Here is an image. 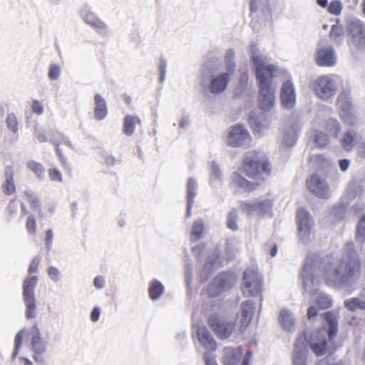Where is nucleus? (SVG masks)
Returning a JSON list of instances; mask_svg holds the SVG:
<instances>
[{
    "mask_svg": "<svg viewBox=\"0 0 365 365\" xmlns=\"http://www.w3.org/2000/svg\"><path fill=\"white\" fill-rule=\"evenodd\" d=\"M281 102L285 108L291 109L295 105L296 95L292 83L289 81L284 82L281 88Z\"/></svg>",
    "mask_w": 365,
    "mask_h": 365,
    "instance_id": "aec40b11",
    "label": "nucleus"
},
{
    "mask_svg": "<svg viewBox=\"0 0 365 365\" xmlns=\"http://www.w3.org/2000/svg\"><path fill=\"white\" fill-rule=\"evenodd\" d=\"M242 316L243 317V324L247 325L250 323L254 315V303L252 300H247L241 304Z\"/></svg>",
    "mask_w": 365,
    "mask_h": 365,
    "instance_id": "72a5a7b5",
    "label": "nucleus"
},
{
    "mask_svg": "<svg viewBox=\"0 0 365 365\" xmlns=\"http://www.w3.org/2000/svg\"><path fill=\"white\" fill-rule=\"evenodd\" d=\"M205 365H218L213 355L209 352L203 354Z\"/></svg>",
    "mask_w": 365,
    "mask_h": 365,
    "instance_id": "774afa93",
    "label": "nucleus"
},
{
    "mask_svg": "<svg viewBox=\"0 0 365 365\" xmlns=\"http://www.w3.org/2000/svg\"><path fill=\"white\" fill-rule=\"evenodd\" d=\"M327 130L331 135L336 136L340 131V125L339 122L334 118H330L327 122Z\"/></svg>",
    "mask_w": 365,
    "mask_h": 365,
    "instance_id": "3c124183",
    "label": "nucleus"
},
{
    "mask_svg": "<svg viewBox=\"0 0 365 365\" xmlns=\"http://www.w3.org/2000/svg\"><path fill=\"white\" fill-rule=\"evenodd\" d=\"M167 61L165 59L163 56H161L159 59V65H158V69H159V82L160 83H163L165 79V76L167 73Z\"/></svg>",
    "mask_w": 365,
    "mask_h": 365,
    "instance_id": "5fc2aeb1",
    "label": "nucleus"
},
{
    "mask_svg": "<svg viewBox=\"0 0 365 365\" xmlns=\"http://www.w3.org/2000/svg\"><path fill=\"white\" fill-rule=\"evenodd\" d=\"M309 190L317 197L328 199L331 195V190L325 179L317 174H314L307 180Z\"/></svg>",
    "mask_w": 365,
    "mask_h": 365,
    "instance_id": "2eb2a0df",
    "label": "nucleus"
},
{
    "mask_svg": "<svg viewBox=\"0 0 365 365\" xmlns=\"http://www.w3.org/2000/svg\"><path fill=\"white\" fill-rule=\"evenodd\" d=\"M259 198L252 200L242 201L240 203V208L248 215L258 214Z\"/></svg>",
    "mask_w": 365,
    "mask_h": 365,
    "instance_id": "4c0bfd02",
    "label": "nucleus"
},
{
    "mask_svg": "<svg viewBox=\"0 0 365 365\" xmlns=\"http://www.w3.org/2000/svg\"><path fill=\"white\" fill-rule=\"evenodd\" d=\"M272 78L257 81L259 88V105L261 110L269 111L274 105V90L272 88Z\"/></svg>",
    "mask_w": 365,
    "mask_h": 365,
    "instance_id": "9d476101",
    "label": "nucleus"
},
{
    "mask_svg": "<svg viewBox=\"0 0 365 365\" xmlns=\"http://www.w3.org/2000/svg\"><path fill=\"white\" fill-rule=\"evenodd\" d=\"M165 287L163 284L157 279H153L150 283L148 292L150 299L153 301L158 300L163 294Z\"/></svg>",
    "mask_w": 365,
    "mask_h": 365,
    "instance_id": "f704fd0d",
    "label": "nucleus"
},
{
    "mask_svg": "<svg viewBox=\"0 0 365 365\" xmlns=\"http://www.w3.org/2000/svg\"><path fill=\"white\" fill-rule=\"evenodd\" d=\"M327 342L324 341L322 343H314L312 344V350L317 356H322L327 351Z\"/></svg>",
    "mask_w": 365,
    "mask_h": 365,
    "instance_id": "bf43d9fd",
    "label": "nucleus"
},
{
    "mask_svg": "<svg viewBox=\"0 0 365 365\" xmlns=\"http://www.w3.org/2000/svg\"><path fill=\"white\" fill-rule=\"evenodd\" d=\"M299 130V126L297 123L288 121L282 132L281 145L285 148L294 145L297 141Z\"/></svg>",
    "mask_w": 365,
    "mask_h": 365,
    "instance_id": "dca6fc26",
    "label": "nucleus"
},
{
    "mask_svg": "<svg viewBox=\"0 0 365 365\" xmlns=\"http://www.w3.org/2000/svg\"><path fill=\"white\" fill-rule=\"evenodd\" d=\"M338 103L342 110L349 115V119H344L345 122L354 125L356 122V118L350 114L352 107L350 91H344L340 93L338 97Z\"/></svg>",
    "mask_w": 365,
    "mask_h": 365,
    "instance_id": "412c9836",
    "label": "nucleus"
},
{
    "mask_svg": "<svg viewBox=\"0 0 365 365\" xmlns=\"http://www.w3.org/2000/svg\"><path fill=\"white\" fill-rule=\"evenodd\" d=\"M321 309L315 304H312L307 309V319L309 321H315L318 316L322 317L328 324V335L330 341H332L338 332V317L333 312L328 311L321 313Z\"/></svg>",
    "mask_w": 365,
    "mask_h": 365,
    "instance_id": "423d86ee",
    "label": "nucleus"
},
{
    "mask_svg": "<svg viewBox=\"0 0 365 365\" xmlns=\"http://www.w3.org/2000/svg\"><path fill=\"white\" fill-rule=\"evenodd\" d=\"M327 10L330 14L338 16L341 13L342 4L338 0L332 1L327 6Z\"/></svg>",
    "mask_w": 365,
    "mask_h": 365,
    "instance_id": "13d9d810",
    "label": "nucleus"
},
{
    "mask_svg": "<svg viewBox=\"0 0 365 365\" xmlns=\"http://www.w3.org/2000/svg\"><path fill=\"white\" fill-rule=\"evenodd\" d=\"M316 95L321 99L328 101L336 93V86L333 78L329 76L318 77L312 83Z\"/></svg>",
    "mask_w": 365,
    "mask_h": 365,
    "instance_id": "0eeeda50",
    "label": "nucleus"
},
{
    "mask_svg": "<svg viewBox=\"0 0 365 365\" xmlns=\"http://www.w3.org/2000/svg\"><path fill=\"white\" fill-rule=\"evenodd\" d=\"M351 43L359 49L365 48V25L359 19H351L347 26Z\"/></svg>",
    "mask_w": 365,
    "mask_h": 365,
    "instance_id": "4468645a",
    "label": "nucleus"
},
{
    "mask_svg": "<svg viewBox=\"0 0 365 365\" xmlns=\"http://www.w3.org/2000/svg\"><path fill=\"white\" fill-rule=\"evenodd\" d=\"M38 277L31 276L26 278L23 282V300L26 306L25 317L32 319L36 317V304L34 289L36 287Z\"/></svg>",
    "mask_w": 365,
    "mask_h": 365,
    "instance_id": "39448f33",
    "label": "nucleus"
},
{
    "mask_svg": "<svg viewBox=\"0 0 365 365\" xmlns=\"http://www.w3.org/2000/svg\"><path fill=\"white\" fill-rule=\"evenodd\" d=\"M356 132L354 130L346 132L342 140L341 145L345 150H349L355 145Z\"/></svg>",
    "mask_w": 365,
    "mask_h": 365,
    "instance_id": "c03bdc74",
    "label": "nucleus"
},
{
    "mask_svg": "<svg viewBox=\"0 0 365 365\" xmlns=\"http://www.w3.org/2000/svg\"><path fill=\"white\" fill-rule=\"evenodd\" d=\"M222 365H239L242 357V351L240 347L234 349L225 347L223 351Z\"/></svg>",
    "mask_w": 365,
    "mask_h": 365,
    "instance_id": "5701e85b",
    "label": "nucleus"
},
{
    "mask_svg": "<svg viewBox=\"0 0 365 365\" xmlns=\"http://www.w3.org/2000/svg\"><path fill=\"white\" fill-rule=\"evenodd\" d=\"M31 347L35 354L41 355L46 350V343L41 336V333L37 325H34L31 331Z\"/></svg>",
    "mask_w": 365,
    "mask_h": 365,
    "instance_id": "393cba45",
    "label": "nucleus"
},
{
    "mask_svg": "<svg viewBox=\"0 0 365 365\" xmlns=\"http://www.w3.org/2000/svg\"><path fill=\"white\" fill-rule=\"evenodd\" d=\"M258 214H269L273 205L272 201L269 199L259 198Z\"/></svg>",
    "mask_w": 365,
    "mask_h": 365,
    "instance_id": "09e8293b",
    "label": "nucleus"
},
{
    "mask_svg": "<svg viewBox=\"0 0 365 365\" xmlns=\"http://www.w3.org/2000/svg\"><path fill=\"white\" fill-rule=\"evenodd\" d=\"M249 122L253 130L257 133H262L270 126V119L267 113L264 112H260L257 115L255 112H251L249 116Z\"/></svg>",
    "mask_w": 365,
    "mask_h": 365,
    "instance_id": "a211bd4d",
    "label": "nucleus"
},
{
    "mask_svg": "<svg viewBox=\"0 0 365 365\" xmlns=\"http://www.w3.org/2000/svg\"><path fill=\"white\" fill-rule=\"evenodd\" d=\"M61 73L60 67L58 65L53 64L50 66L48 71V78L51 80H56L58 78Z\"/></svg>",
    "mask_w": 365,
    "mask_h": 365,
    "instance_id": "680f3d73",
    "label": "nucleus"
},
{
    "mask_svg": "<svg viewBox=\"0 0 365 365\" xmlns=\"http://www.w3.org/2000/svg\"><path fill=\"white\" fill-rule=\"evenodd\" d=\"M362 193V188L356 180H352L348 186L346 194L350 200H354L360 196Z\"/></svg>",
    "mask_w": 365,
    "mask_h": 365,
    "instance_id": "a19ab883",
    "label": "nucleus"
},
{
    "mask_svg": "<svg viewBox=\"0 0 365 365\" xmlns=\"http://www.w3.org/2000/svg\"><path fill=\"white\" fill-rule=\"evenodd\" d=\"M251 136L247 128L240 125L236 124L230 128L226 143L232 148L244 147L250 144Z\"/></svg>",
    "mask_w": 365,
    "mask_h": 365,
    "instance_id": "6e6552de",
    "label": "nucleus"
},
{
    "mask_svg": "<svg viewBox=\"0 0 365 365\" xmlns=\"http://www.w3.org/2000/svg\"><path fill=\"white\" fill-rule=\"evenodd\" d=\"M220 267L219 255L216 252L210 255L205 264L202 270L200 273V281L201 283L207 282L214 272Z\"/></svg>",
    "mask_w": 365,
    "mask_h": 365,
    "instance_id": "6ab92c4d",
    "label": "nucleus"
},
{
    "mask_svg": "<svg viewBox=\"0 0 365 365\" xmlns=\"http://www.w3.org/2000/svg\"><path fill=\"white\" fill-rule=\"evenodd\" d=\"M222 179V172L218 165L213 162L211 166L210 182L213 183L215 181H220Z\"/></svg>",
    "mask_w": 365,
    "mask_h": 365,
    "instance_id": "603ef678",
    "label": "nucleus"
},
{
    "mask_svg": "<svg viewBox=\"0 0 365 365\" xmlns=\"http://www.w3.org/2000/svg\"><path fill=\"white\" fill-rule=\"evenodd\" d=\"M232 179L233 183L245 190L250 191L254 190V185L246 180L238 171L232 173Z\"/></svg>",
    "mask_w": 365,
    "mask_h": 365,
    "instance_id": "c9c22d12",
    "label": "nucleus"
},
{
    "mask_svg": "<svg viewBox=\"0 0 365 365\" xmlns=\"http://www.w3.org/2000/svg\"><path fill=\"white\" fill-rule=\"evenodd\" d=\"M25 330L22 329L17 333L14 339V349L12 354V357L14 359L19 354V351L21 346L22 339L24 334Z\"/></svg>",
    "mask_w": 365,
    "mask_h": 365,
    "instance_id": "6e6d98bb",
    "label": "nucleus"
},
{
    "mask_svg": "<svg viewBox=\"0 0 365 365\" xmlns=\"http://www.w3.org/2000/svg\"><path fill=\"white\" fill-rule=\"evenodd\" d=\"M185 279L186 285L187 287H189L192 280V270L191 263L187 261L186 262L185 266Z\"/></svg>",
    "mask_w": 365,
    "mask_h": 365,
    "instance_id": "052dcab7",
    "label": "nucleus"
},
{
    "mask_svg": "<svg viewBox=\"0 0 365 365\" xmlns=\"http://www.w3.org/2000/svg\"><path fill=\"white\" fill-rule=\"evenodd\" d=\"M239 216L238 212L236 209H231V210L229 212L227 219V227L232 231H237L238 230V225H237V220H238Z\"/></svg>",
    "mask_w": 365,
    "mask_h": 365,
    "instance_id": "37998d69",
    "label": "nucleus"
},
{
    "mask_svg": "<svg viewBox=\"0 0 365 365\" xmlns=\"http://www.w3.org/2000/svg\"><path fill=\"white\" fill-rule=\"evenodd\" d=\"M314 141L319 147L322 148L329 143V138L327 134L321 131H316Z\"/></svg>",
    "mask_w": 365,
    "mask_h": 365,
    "instance_id": "4d7b16f0",
    "label": "nucleus"
},
{
    "mask_svg": "<svg viewBox=\"0 0 365 365\" xmlns=\"http://www.w3.org/2000/svg\"><path fill=\"white\" fill-rule=\"evenodd\" d=\"M48 274L53 282H58L60 278V271L55 267L51 266L47 269Z\"/></svg>",
    "mask_w": 365,
    "mask_h": 365,
    "instance_id": "0e129e2a",
    "label": "nucleus"
},
{
    "mask_svg": "<svg viewBox=\"0 0 365 365\" xmlns=\"http://www.w3.org/2000/svg\"><path fill=\"white\" fill-rule=\"evenodd\" d=\"M251 61L256 67V78L257 81L273 78L276 71L275 66L269 64L266 66L268 60L266 56L261 54L257 46L252 43L250 46Z\"/></svg>",
    "mask_w": 365,
    "mask_h": 365,
    "instance_id": "20e7f679",
    "label": "nucleus"
},
{
    "mask_svg": "<svg viewBox=\"0 0 365 365\" xmlns=\"http://www.w3.org/2000/svg\"><path fill=\"white\" fill-rule=\"evenodd\" d=\"M141 123L138 116L126 115L124 118L123 132L126 135H132L135 130L136 125Z\"/></svg>",
    "mask_w": 365,
    "mask_h": 365,
    "instance_id": "2f4dec72",
    "label": "nucleus"
},
{
    "mask_svg": "<svg viewBox=\"0 0 365 365\" xmlns=\"http://www.w3.org/2000/svg\"><path fill=\"white\" fill-rule=\"evenodd\" d=\"M14 175L13 168L10 166H6L4 169V181L1 185L2 191L6 195H11L16 191Z\"/></svg>",
    "mask_w": 365,
    "mask_h": 365,
    "instance_id": "a878e982",
    "label": "nucleus"
},
{
    "mask_svg": "<svg viewBox=\"0 0 365 365\" xmlns=\"http://www.w3.org/2000/svg\"><path fill=\"white\" fill-rule=\"evenodd\" d=\"M235 52L232 48H229L225 56V63L226 67V73H229L230 75H233L236 68V63L235 62Z\"/></svg>",
    "mask_w": 365,
    "mask_h": 365,
    "instance_id": "e433bc0d",
    "label": "nucleus"
},
{
    "mask_svg": "<svg viewBox=\"0 0 365 365\" xmlns=\"http://www.w3.org/2000/svg\"><path fill=\"white\" fill-rule=\"evenodd\" d=\"M297 221L299 237L304 243H307L310 240L314 220L304 208L300 207L297 211Z\"/></svg>",
    "mask_w": 365,
    "mask_h": 365,
    "instance_id": "1a4fd4ad",
    "label": "nucleus"
},
{
    "mask_svg": "<svg viewBox=\"0 0 365 365\" xmlns=\"http://www.w3.org/2000/svg\"><path fill=\"white\" fill-rule=\"evenodd\" d=\"M243 173L250 178H256L261 174L269 175L271 173L270 164L263 152L255 150L249 151L245 154L243 163Z\"/></svg>",
    "mask_w": 365,
    "mask_h": 365,
    "instance_id": "7ed1b4c3",
    "label": "nucleus"
},
{
    "mask_svg": "<svg viewBox=\"0 0 365 365\" xmlns=\"http://www.w3.org/2000/svg\"><path fill=\"white\" fill-rule=\"evenodd\" d=\"M344 29L342 24H338V22L332 25L331 31L329 33V37L331 41L336 46H339L344 41Z\"/></svg>",
    "mask_w": 365,
    "mask_h": 365,
    "instance_id": "473e14b6",
    "label": "nucleus"
},
{
    "mask_svg": "<svg viewBox=\"0 0 365 365\" xmlns=\"http://www.w3.org/2000/svg\"><path fill=\"white\" fill-rule=\"evenodd\" d=\"M349 202H339L333 206L329 212L330 217L333 222H336L344 218L348 207Z\"/></svg>",
    "mask_w": 365,
    "mask_h": 365,
    "instance_id": "7c9ffc66",
    "label": "nucleus"
},
{
    "mask_svg": "<svg viewBox=\"0 0 365 365\" xmlns=\"http://www.w3.org/2000/svg\"><path fill=\"white\" fill-rule=\"evenodd\" d=\"M261 276L255 271L247 269L244 272L242 292L245 296H255L261 292Z\"/></svg>",
    "mask_w": 365,
    "mask_h": 365,
    "instance_id": "9b49d317",
    "label": "nucleus"
},
{
    "mask_svg": "<svg viewBox=\"0 0 365 365\" xmlns=\"http://www.w3.org/2000/svg\"><path fill=\"white\" fill-rule=\"evenodd\" d=\"M26 229L29 233L36 232V220L33 216H29L26 221Z\"/></svg>",
    "mask_w": 365,
    "mask_h": 365,
    "instance_id": "338daca9",
    "label": "nucleus"
},
{
    "mask_svg": "<svg viewBox=\"0 0 365 365\" xmlns=\"http://www.w3.org/2000/svg\"><path fill=\"white\" fill-rule=\"evenodd\" d=\"M197 334L199 342L205 349L210 351H215L217 349V343L206 327H198Z\"/></svg>",
    "mask_w": 365,
    "mask_h": 365,
    "instance_id": "b1692460",
    "label": "nucleus"
},
{
    "mask_svg": "<svg viewBox=\"0 0 365 365\" xmlns=\"http://www.w3.org/2000/svg\"><path fill=\"white\" fill-rule=\"evenodd\" d=\"M53 140H56L58 141V144H61V140H62L64 143V144H66L68 147H70V148L73 147L72 143H71V140L68 139V138L66 136H64L63 133H61L58 131L55 130V131L51 132V133L50 134L48 140L53 145Z\"/></svg>",
    "mask_w": 365,
    "mask_h": 365,
    "instance_id": "de8ad7c7",
    "label": "nucleus"
},
{
    "mask_svg": "<svg viewBox=\"0 0 365 365\" xmlns=\"http://www.w3.org/2000/svg\"><path fill=\"white\" fill-rule=\"evenodd\" d=\"M94 117L98 120H103L108 114V107L106 99L100 94L94 96Z\"/></svg>",
    "mask_w": 365,
    "mask_h": 365,
    "instance_id": "bb28decb",
    "label": "nucleus"
},
{
    "mask_svg": "<svg viewBox=\"0 0 365 365\" xmlns=\"http://www.w3.org/2000/svg\"><path fill=\"white\" fill-rule=\"evenodd\" d=\"M53 242V232L51 230H48L46 232V237H45V247L47 252H49Z\"/></svg>",
    "mask_w": 365,
    "mask_h": 365,
    "instance_id": "69168bd1",
    "label": "nucleus"
},
{
    "mask_svg": "<svg viewBox=\"0 0 365 365\" xmlns=\"http://www.w3.org/2000/svg\"><path fill=\"white\" fill-rule=\"evenodd\" d=\"M197 183L195 179L190 178L187 184V201H194L197 195Z\"/></svg>",
    "mask_w": 365,
    "mask_h": 365,
    "instance_id": "49530a36",
    "label": "nucleus"
},
{
    "mask_svg": "<svg viewBox=\"0 0 365 365\" xmlns=\"http://www.w3.org/2000/svg\"><path fill=\"white\" fill-rule=\"evenodd\" d=\"M307 349L304 343V339L299 338L296 340L294 349L293 351V364L294 365H307L306 355Z\"/></svg>",
    "mask_w": 365,
    "mask_h": 365,
    "instance_id": "4be33fe9",
    "label": "nucleus"
},
{
    "mask_svg": "<svg viewBox=\"0 0 365 365\" xmlns=\"http://www.w3.org/2000/svg\"><path fill=\"white\" fill-rule=\"evenodd\" d=\"M6 125L8 129L12 131L15 135H16V138L18 137V122L16 119V116L14 113H11L7 115L6 119Z\"/></svg>",
    "mask_w": 365,
    "mask_h": 365,
    "instance_id": "8fccbe9b",
    "label": "nucleus"
},
{
    "mask_svg": "<svg viewBox=\"0 0 365 365\" xmlns=\"http://www.w3.org/2000/svg\"><path fill=\"white\" fill-rule=\"evenodd\" d=\"M315 60L319 66H333L336 63V55L331 46H321L317 48Z\"/></svg>",
    "mask_w": 365,
    "mask_h": 365,
    "instance_id": "f3484780",
    "label": "nucleus"
},
{
    "mask_svg": "<svg viewBox=\"0 0 365 365\" xmlns=\"http://www.w3.org/2000/svg\"><path fill=\"white\" fill-rule=\"evenodd\" d=\"M344 306L350 312L364 311L365 310V300L360 295L356 297L348 298L344 300Z\"/></svg>",
    "mask_w": 365,
    "mask_h": 365,
    "instance_id": "c756f323",
    "label": "nucleus"
},
{
    "mask_svg": "<svg viewBox=\"0 0 365 365\" xmlns=\"http://www.w3.org/2000/svg\"><path fill=\"white\" fill-rule=\"evenodd\" d=\"M321 310L327 309L332 305L331 298L325 293H320L314 303Z\"/></svg>",
    "mask_w": 365,
    "mask_h": 365,
    "instance_id": "79ce46f5",
    "label": "nucleus"
},
{
    "mask_svg": "<svg viewBox=\"0 0 365 365\" xmlns=\"http://www.w3.org/2000/svg\"><path fill=\"white\" fill-rule=\"evenodd\" d=\"M356 240L361 243L365 242V213L361 216L356 226Z\"/></svg>",
    "mask_w": 365,
    "mask_h": 365,
    "instance_id": "a18cd8bd",
    "label": "nucleus"
},
{
    "mask_svg": "<svg viewBox=\"0 0 365 365\" xmlns=\"http://www.w3.org/2000/svg\"><path fill=\"white\" fill-rule=\"evenodd\" d=\"M235 282L233 275L230 273L222 272L217 276L209 284L207 288L210 297H215L228 291Z\"/></svg>",
    "mask_w": 365,
    "mask_h": 365,
    "instance_id": "f8f14e48",
    "label": "nucleus"
},
{
    "mask_svg": "<svg viewBox=\"0 0 365 365\" xmlns=\"http://www.w3.org/2000/svg\"><path fill=\"white\" fill-rule=\"evenodd\" d=\"M49 178L52 181L62 182L61 173L57 168H50L48 170Z\"/></svg>",
    "mask_w": 365,
    "mask_h": 365,
    "instance_id": "e2e57ef3",
    "label": "nucleus"
},
{
    "mask_svg": "<svg viewBox=\"0 0 365 365\" xmlns=\"http://www.w3.org/2000/svg\"><path fill=\"white\" fill-rule=\"evenodd\" d=\"M26 167L35 174L38 180H41L44 179L46 170L42 164L34 160H30L27 162Z\"/></svg>",
    "mask_w": 365,
    "mask_h": 365,
    "instance_id": "58836bf2",
    "label": "nucleus"
},
{
    "mask_svg": "<svg viewBox=\"0 0 365 365\" xmlns=\"http://www.w3.org/2000/svg\"><path fill=\"white\" fill-rule=\"evenodd\" d=\"M208 324L220 339H226L230 336L235 328L233 322L227 321L217 314H212L209 317Z\"/></svg>",
    "mask_w": 365,
    "mask_h": 365,
    "instance_id": "ddd939ff",
    "label": "nucleus"
},
{
    "mask_svg": "<svg viewBox=\"0 0 365 365\" xmlns=\"http://www.w3.org/2000/svg\"><path fill=\"white\" fill-rule=\"evenodd\" d=\"M205 230V224L202 220L199 219L196 220L192 227L190 240L192 241H197L200 240Z\"/></svg>",
    "mask_w": 365,
    "mask_h": 365,
    "instance_id": "ea45409f",
    "label": "nucleus"
},
{
    "mask_svg": "<svg viewBox=\"0 0 365 365\" xmlns=\"http://www.w3.org/2000/svg\"><path fill=\"white\" fill-rule=\"evenodd\" d=\"M323 259L317 254L309 255L301 273L304 292L317 294L324 276L328 284L351 292L358 287L361 277V260L353 243H347L343 256L333 269L323 267Z\"/></svg>",
    "mask_w": 365,
    "mask_h": 365,
    "instance_id": "f257e3e1",
    "label": "nucleus"
},
{
    "mask_svg": "<svg viewBox=\"0 0 365 365\" xmlns=\"http://www.w3.org/2000/svg\"><path fill=\"white\" fill-rule=\"evenodd\" d=\"M232 75L223 72L214 74V63L207 61L204 63L200 75V86L203 93H210L213 96L223 93L231 80Z\"/></svg>",
    "mask_w": 365,
    "mask_h": 365,
    "instance_id": "f03ea898",
    "label": "nucleus"
},
{
    "mask_svg": "<svg viewBox=\"0 0 365 365\" xmlns=\"http://www.w3.org/2000/svg\"><path fill=\"white\" fill-rule=\"evenodd\" d=\"M279 320L283 329L285 331L292 332L294 330L295 319L289 310H281Z\"/></svg>",
    "mask_w": 365,
    "mask_h": 365,
    "instance_id": "c85d7f7f",
    "label": "nucleus"
},
{
    "mask_svg": "<svg viewBox=\"0 0 365 365\" xmlns=\"http://www.w3.org/2000/svg\"><path fill=\"white\" fill-rule=\"evenodd\" d=\"M24 195L33 208H38L39 207L38 197L34 191L30 190H25Z\"/></svg>",
    "mask_w": 365,
    "mask_h": 365,
    "instance_id": "864d4df0",
    "label": "nucleus"
},
{
    "mask_svg": "<svg viewBox=\"0 0 365 365\" xmlns=\"http://www.w3.org/2000/svg\"><path fill=\"white\" fill-rule=\"evenodd\" d=\"M84 22L93 27L98 33L105 34L106 33L107 26L99 19L93 13L87 12L83 16Z\"/></svg>",
    "mask_w": 365,
    "mask_h": 365,
    "instance_id": "cd10ccee",
    "label": "nucleus"
}]
</instances>
